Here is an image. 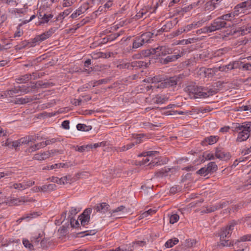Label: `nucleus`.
I'll list each match as a JSON object with an SVG mask.
<instances>
[{"instance_id": "1", "label": "nucleus", "mask_w": 251, "mask_h": 251, "mask_svg": "<svg viewBox=\"0 0 251 251\" xmlns=\"http://www.w3.org/2000/svg\"><path fill=\"white\" fill-rule=\"evenodd\" d=\"M216 89H207L204 87H198L195 83H192L186 87V91L194 95H197L202 98H207L217 93Z\"/></svg>"}, {"instance_id": "2", "label": "nucleus", "mask_w": 251, "mask_h": 251, "mask_svg": "<svg viewBox=\"0 0 251 251\" xmlns=\"http://www.w3.org/2000/svg\"><path fill=\"white\" fill-rule=\"evenodd\" d=\"M184 78V75L183 74L166 77L155 87L157 88H174L176 86L178 83L181 82Z\"/></svg>"}, {"instance_id": "3", "label": "nucleus", "mask_w": 251, "mask_h": 251, "mask_svg": "<svg viewBox=\"0 0 251 251\" xmlns=\"http://www.w3.org/2000/svg\"><path fill=\"white\" fill-rule=\"evenodd\" d=\"M230 26V24L223 21L220 17L215 19L211 24V30L214 31L220 30L223 28H226Z\"/></svg>"}, {"instance_id": "4", "label": "nucleus", "mask_w": 251, "mask_h": 251, "mask_svg": "<svg viewBox=\"0 0 251 251\" xmlns=\"http://www.w3.org/2000/svg\"><path fill=\"white\" fill-rule=\"evenodd\" d=\"M152 50L153 51L155 56L156 57L165 56L173 53L172 49L165 46H161L156 48H152Z\"/></svg>"}, {"instance_id": "5", "label": "nucleus", "mask_w": 251, "mask_h": 251, "mask_svg": "<svg viewBox=\"0 0 251 251\" xmlns=\"http://www.w3.org/2000/svg\"><path fill=\"white\" fill-rule=\"evenodd\" d=\"M92 208H88L86 209L79 216V220L80 221L81 225L82 226L84 227L88 224L90 221V215L92 212Z\"/></svg>"}, {"instance_id": "6", "label": "nucleus", "mask_w": 251, "mask_h": 251, "mask_svg": "<svg viewBox=\"0 0 251 251\" xmlns=\"http://www.w3.org/2000/svg\"><path fill=\"white\" fill-rule=\"evenodd\" d=\"M234 131L238 132L237 138L236 139V141L237 142H242L245 141H246L250 136V131H247V130H238V129L236 128V126H234Z\"/></svg>"}, {"instance_id": "7", "label": "nucleus", "mask_w": 251, "mask_h": 251, "mask_svg": "<svg viewBox=\"0 0 251 251\" xmlns=\"http://www.w3.org/2000/svg\"><path fill=\"white\" fill-rule=\"evenodd\" d=\"M215 155L216 158L225 161L229 160L231 157L230 153L229 152H225L224 149L221 147H218L216 148Z\"/></svg>"}, {"instance_id": "8", "label": "nucleus", "mask_w": 251, "mask_h": 251, "mask_svg": "<svg viewBox=\"0 0 251 251\" xmlns=\"http://www.w3.org/2000/svg\"><path fill=\"white\" fill-rule=\"evenodd\" d=\"M56 28H51L48 31L36 36L34 39V43L43 41L49 38L56 30Z\"/></svg>"}, {"instance_id": "9", "label": "nucleus", "mask_w": 251, "mask_h": 251, "mask_svg": "<svg viewBox=\"0 0 251 251\" xmlns=\"http://www.w3.org/2000/svg\"><path fill=\"white\" fill-rule=\"evenodd\" d=\"M237 64L238 63H236V62H233L230 63L229 64L226 65L214 67L212 69L213 72H217L218 71L221 72H227L229 70H233L236 68L237 66H235V65Z\"/></svg>"}, {"instance_id": "10", "label": "nucleus", "mask_w": 251, "mask_h": 251, "mask_svg": "<svg viewBox=\"0 0 251 251\" xmlns=\"http://www.w3.org/2000/svg\"><path fill=\"white\" fill-rule=\"evenodd\" d=\"M109 205L106 202H102L95 205L93 208L97 211L101 213H105L109 211Z\"/></svg>"}, {"instance_id": "11", "label": "nucleus", "mask_w": 251, "mask_h": 251, "mask_svg": "<svg viewBox=\"0 0 251 251\" xmlns=\"http://www.w3.org/2000/svg\"><path fill=\"white\" fill-rule=\"evenodd\" d=\"M176 171V169L175 167L172 168H167L165 169H162L155 173V176L157 177H162L163 176H167L168 173L171 172V173H174Z\"/></svg>"}, {"instance_id": "12", "label": "nucleus", "mask_w": 251, "mask_h": 251, "mask_svg": "<svg viewBox=\"0 0 251 251\" xmlns=\"http://www.w3.org/2000/svg\"><path fill=\"white\" fill-rule=\"evenodd\" d=\"M79 211V209L76 207H72L69 212L68 219H70L71 225L73 227H75V225L73 224V222L75 220V219L73 216L76 215Z\"/></svg>"}, {"instance_id": "13", "label": "nucleus", "mask_w": 251, "mask_h": 251, "mask_svg": "<svg viewBox=\"0 0 251 251\" xmlns=\"http://www.w3.org/2000/svg\"><path fill=\"white\" fill-rule=\"evenodd\" d=\"M181 57L180 54H176V55H173L170 56H168L164 59H162L161 63L163 64H167L169 62H174L177 59Z\"/></svg>"}, {"instance_id": "14", "label": "nucleus", "mask_w": 251, "mask_h": 251, "mask_svg": "<svg viewBox=\"0 0 251 251\" xmlns=\"http://www.w3.org/2000/svg\"><path fill=\"white\" fill-rule=\"evenodd\" d=\"M35 100H37L36 98H30L27 97H26L25 98H18L15 99V103L16 104H25L28 102L32 101Z\"/></svg>"}, {"instance_id": "15", "label": "nucleus", "mask_w": 251, "mask_h": 251, "mask_svg": "<svg viewBox=\"0 0 251 251\" xmlns=\"http://www.w3.org/2000/svg\"><path fill=\"white\" fill-rule=\"evenodd\" d=\"M234 126H236V128L238 129V130H247V131H251V123L250 122H246L244 123L241 125L239 123H235L234 124Z\"/></svg>"}, {"instance_id": "16", "label": "nucleus", "mask_w": 251, "mask_h": 251, "mask_svg": "<svg viewBox=\"0 0 251 251\" xmlns=\"http://www.w3.org/2000/svg\"><path fill=\"white\" fill-rule=\"evenodd\" d=\"M219 139V137L217 136H210L205 138L203 141H202L201 144L204 145L205 143H208L209 145L213 144L216 143Z\"/></svg>"}, {"instance_id": "17", "label": "nucleus", "mask_w": 251, "mask_h": 251, "mask_svg": "<svg viewBox=\"0 0 251 251\" xmlns=\"http://www.w3.org/2000/svg\"><path fill=\"white\" fill-rule=\"evenodd\" d=\"M50 157V153L48 151H45L41 153L36 154L33 159L37 160H43Z\"/></svg>"}, {"instance_id": "18", "label": "nucleus", "mask_w": 251, "mask_h": 251, "mask_svg": "<svg viewBox=\"0 0 251 251\" xmlns=\"http://www.w3.org/2000/svg\"><path fill=\"white\" fill-rule=\"evenodd\" d=\"M155 31L153 32H147L143 34H142L141 36V38L143 40V41L145 43H149L150 41L151 38L152 36L154 34Z\"/></svg>"}, {"instance_id": "19", "label": "nucleus", "mask_w": 251, "mask_h": 251, "mask_svg": "<svg viewBox=\"0 0 251 251\" xmlns=\"http://www.w3.org/2000/svg\"><path fill=\"white\" fill-rule=\"evenodd\" d=\"M18 81L19 83H25L27 81L31 80V74H25V75H21L16 79Z\"/></svg>"}, {"instance_id": "20", "label": "nucleus", "mask_w": 251, "mask_h": 251, "mask_svg": "<svg viewBox=\"0 0 251 251\" xmlns=\"http://www.w3.org/2000/svg\"><path fill=\"white\" fill-rule=\"evenodd\" d=\"M150 63V60H149L148 62H146L143 61H136L133 62V67L134 68H141L143 67H147L149 64Z\"/></svg>"}, {"instance_id": "21", "label": "nucleus", "mask_w": 251, "mask_h": 251, "mask_svg": "<svg viewBox=\"0 0 251 251\" xmlns=\"http://www.w3.org/2000/svg\"><path fill=\"white\" fill-rule=\"evenodd\" d=\"M234 32H236V31ZM237 32H241L242 35L251 33V26H244L240 27L239 29L237 30Z\"/></svg>"}, {"instance_id": "22", "label": "nucleus", "mask_w": 251, "mask_h": 251, "mask_svg": "<svg viewBox=\"0 0 251 251\" xmlns=\"http://www.w3.org/2000/svg\"><path fill=\"white\" fill-rule=\"evenodd\" d=\"M205 166L207 168V170L208 171L209 174H212L214 172H215L218 169L217 165L214 162H209L207 165Z\"/></svg>"}, {"instance_id": "23", "label": "nucleus", "mask_w": 251, "mask_h": 251, "mask_svg": "<svg viewBox=\"0 0 251 251\" xmlns=\"http://www.w3.org/2000/svg\"><path fill=\"white\" fill-rule=\"evenodd\" d=\"M145 43L143 41L140 36H138L135 38L132 44V48L134 49H137L142 46Z\"/></svg>"}, {"instance_id": "24", "label": "nucleus", "mask_w": 251, "mask_h": 251, "mask_svg": "<svg viewBox=\"0 0 251 251\" xmlns=\"http://www.w3.org/2000/svg\"><path fill=\"white\" fill-rule=\"evenodd\" d=\"M135 146L134 143H131L126 145H124L121 147H118L115 149V151H117L123 152L126 151H127L132 148H133Z\"/></svg>"}, {"instance_id": "25", "label": "nucleus", "mask_w": 251, "mask_h": 251, "mask_svg": "<svg viewBox=\"0 0 251 251\" xmlns=\"http://www.w3.org/2000/svg\"><path fill=\"white\" fill-rule=\"evenodd\" d=\"M235 15L233 14L232 12L231 13L224 14L221 16H220V18L224 21H226V22L228 21H231L232 19H234L235 17Z\"/></svg>"}, {"instance_id": "26", "label": "nucleus", "mask_w": 251, "mask_h": 251, "mask_svg": "<svg viewBox=\"0 0 251 251\" xmlns=\"http://www.w3.org/2000/svg\"><path fill=\"white\" fill-rule=\"evenodd\" d=\"M238 7H241L244 11L249 8L251 7V0H247L238 4Z\"/></svg>"}, {"instance_id": "27", "label": "nucleus", "mask_w": 251, "mask_h": 251, "mask_svg": "<svg viewBox=\"0 0 251 251\" xmlns=\"http://www.w3.org/2000/svg\"><path fill=\"white\" fill-rule=\"evenodd\" d=\"M178 239L176 238H174L168 240L165 244V246L166 248H172L174 245H176L178 243Z\"/></svg>"}, {"instance_id": "28", "label": "nucleus", "mask_w": 251, "mask_h": 251, "mask_svg": "<svg viewBox=\"0 0 251 251\" xmlns=\"http://www.w3.org/2000/svg\"><path fill=\"white\" fill-rule=\"evenodd\" d=\"M77 130L83 131H88L92 129L91 126H86L85 124H78L76 126Z\"/></svg>"}, {"instance_id": "29", "label": "nucleus", "mask_w": 251, "mask_h": 251, "mask_svg": "<svg viewBox=\"0 0 251 251\" xmlns=\"http://www.w3.org/2000/svg\"><path fill=\"white\" fill-rule=\"evenodd\" d=\"M50 245V241L49 239L44 238L42 239L40 243V245L38 246V248H42L43 249H46L48 248Z\"/></svg>"}, {"instance_id": "30", "label": "nucleus", "mask_w": 251, "mask_h": 251, "mask_svg": "<svg viewBox=\"0 0 251 251\" xmlns=\"http://www.w3.org/2000/svg\"><path fill=\"white\" fill-rule=\"evenodd\" d=\"M217 4V2H214L213 0H210L206 2L205 8L207 10H213L216 8Z\"/></svg>"}, {"instance_id": "31", "label": "nucleus", "mask_w": 251, "mask_h": 251, "mask_svg": "<svg viewBox=\"0 0 251 251\" xmlns=\"http://www.w3.org/2000/svg\"><path fill=\"white\" fill-rule=\"evenodd\" d=\"M251 234L249 235H245L243 236L240 238L239 240H237L235 242V245H237L239 247V244L241 242H245L247 241H251Z\"/></svg>"}, {"instance_id": "32", "label": "nucleus", "mask_w": 251, "mask_h": 251, "mask_svg": "<svg viewBox=\"0 0 251 251\" xmlns=\"http://www.w3.org/2000/svg\"><path fill=\"white\" fill-rule=\"evenodd\" d=\"M76 148H77V149L75 150L76 151H77L79 152H83L86 150H89L90 149H92V144L84 145V146H81L80 147H78L77 146L76 147Z\"/></svg>"}, {"instance_id": "33", "label": "nucleus", "mask_w": 251, "mask_h": 251, "mask_svg": "<svg viewBox=\"0 0 251 251\" xmlns=\"http://www.w3.org/2000/svg\"><path fill=\"white\" fill-rule=\"evenodd\" d=\"M123 32V31H121L119 33L112 34L108 36L106 40L105 38H104L103 40L104 42H107L108 41H113V40H115V39H116L117 37H118Z\"/></svg>"}, {"instance_id": "34", "label": "nucleus", "mask_w": 251, "mask_h": 251, "mask_svg": "<svg viewBox=\"0 0 251 251\" xmlns=\"http://www.w3.org/2000/svg\"><path fill=\"white\" fill-rule=\"evenodd\" d=\"M196 173L203 176H205L206 175L209 174L206 166H204V167H202L198 171H197Z\"/></svg>"}, {"instance_id": "35", "label": "nucleus", "mask_w": 251, "mask_h": 251, "mask_svg": "<svg viewBox=\"0 0 251 251\" xmlns=\"http://www.w3.org/2000/svg\"><path fill=\"white\" fill-rule=\"evenodd\" d=\"M228 232L227 229L226 227H223L221 229V232L220 233V238L224 239L226 237H228L230 236V234H227Z\"/></svg>"}, {"instance_id": "36", "label": "nucleus", "mask_w": 251, "mask_h": 251, "mask_svg": "<svg viewBox=\"0 0 251 251\" xmlns=\"http://www.w3.org/2000/svg\"><path fill=\"white\" fill-rule=\"evenodd\" d=\"M152 48L149 50H143L141 52V56L143 57H148L151 55H154L152 50Z\"/></svg>"}, {"instance_id": "37", "label": "nucleus", "mask_w": 251, "mask_h": 251, "mask_svg": "<svg viewBox=\"0 0 251 251\" xmlns=\"http://www.w3.org/2000/svg\"><path fill=\"white\" fill-rule=\"evenodd\" d=\"M221 242V245L223 246H226V247H231L233 246L234 245H235V243H234L233 241H229V240H226L224 239H221L220 238Z\"/></svg>"}, {"instance_id": "38", "label": "nucleus", "mask_w": 251, "mask_h": 251, "mask_svg": "<svg viewBox=\"0 0 251 251\" xmlns=\"http://www.w3.org/2000/svg\"><path fill=\"white\" fill-rule=\"evenodd\" d=\"M191 112V111H187L186 112H183L182 111H170L167 112V115H176V114H181V115H184V114H187Z\"/></svg>"}, {"instance_id": "39", "label": "nucleus", "mask_w": 251, "mask_h": 251, "mask_svg": "<svg viewBox=\"0 0 251 251\" xmlns=\"http://www.w3.org/2000/svg\"><path fill=\"white\" fill-rule=\"evenodd\" d=\"M145 134H139L137 135H133V137L134 139H136V141H135V145H137L138 144L141 143L142 142V138L145 137Z\"/></svg>"}, {"instance_id": "40", "label": "nucleus", "mask_w": 251, "mask_h": 251, "mask_svg": "<svg viewBox=\"0 0 251 251\" xmlns=\"http://www.w3.org/2000/svg\"><path fill=\"white\" fill-rule=\"evenodd\" d=\"M168 98L164 96H157L156 97V102L157 103H163L168 100Z\"/></svg>"}, {"instance_id": "41", "label": "nucleus", "mask_w": 251, "mask_h": 251, "mask_svg": "<svg viewBox=\"0 0 251 251\" xmlns=\"http://www.w3.org/2000/svg\"><path fill=\"white\" fill-rule=\"evenodd\" d=\"M66 166H68V165L66 164L65 163H58V164H55L54 165H52L50 166L49 167L47 166V168H46V169L48 170H52L55 168H64Z\"/></svg>"}, {"instance_id": "42", "label": "nucleus", "mask_w": 251, "mask_h": 251, "mask_svg": "<svg viewBox=\"0 0 251 251\" xmlns=\"http://www.w3.org/2000/svg\"><path fill=\"white\" fill-rule=\"evenodd\" d=\"M88 9V4L84 3L80 7H79L76 10V11H77V13L80 15L81 14H82V13H84L85 11H86Z\"/></svg>"}, {"instance_id": "43", "label": "nucleus", "mask_w": 251, "mask_h": 251, "mask_svg": "<svg viewBox=\"0 0 251 251\" xmlns=\"http://www.w3.org/2000/svg\"><path fill=\"white\" fill-rule=\"evenodd\" d=\"M60 140L58 138H51L50 139H47L45 141V144H43V146H46L55 143L56 142H59Z\"/></svg>"}, {"instance_id": "44", "label": "nucleus", "mask_w": 251, "mask_h": 251, "mask_svg": "<svg viewBox=\"0 0 251 251\" xmlns=\"http://www.w3.org/2000/svg\"><path fill=\"white\" fill-rule=\"evenodd\" d=\"M179 219V216L177 214H174L171 215L170 217V223L171 224H174L177 222Z\"/></svg>"}, {"instance_id": "45", "label": "nucleus", "mask_w": 251, "mask_h": 251, "mask_svg": "<svg viewBox=\"0 0 251 251\" xmlns=\"http://www.w3.org/2000/svg\"><path fill=\"white\" fill-rule=\"evenodd\" d=\"M200 2V1L199 0L197 3H194L193 4H191L188 6H185L182 8V11L185 12H186L189 11L190 10L192 9L194 7L198 5Z\"/></svg>"}, {"instance_id": "46", "label": "nucleus", "mask_w": 251, "mask_h": 251, "mask_svg": "<svg viewBox=\"0 0 251 251\" xmlns=\"http://www.w3.org/2000/svg\"><path fill=\"white\" fill-rule=\"evenodd\" d=\"M39 212H31L29 214H27L26 217H28L27 219H31L38 217L41 215Z\"/></svg>"}, {"instance_id": "47", "label": "nucleus", "mask_w": 251, "mask_h": 251, "mask_svg": "<svg viewBox=\"0 0 251 251\" xmlns=\"http://www.w3.org/2000/svg\"><path fill=\"white\" fill-rule=\"evenodd\" d=\"M19 90L18 87H15L7 91V95L10 97H13L14 94H18L19 92Z\"/></svg>"}, {"instance_id": "48", "label": "nucleus", "mask_w": 251, "mask_h": 251, "mask_svg": "<svg viewBox=\"0 0 251 251\" xmlns=\"http://www.w3.org/2000/svg\"><path fill=\"white\" fill-rule=\"evenodd\" d=\"M196 241L194 240H192L190 239H186L185 241L184 247L186 248L192 247L194 244H196Z\"/></svg>"}, {"instance_id": "49", "label": "nucleus", "mask_w": 251, "mask_h": 251, "mask_svg": "<svg viewBox=\"0 0 251 251\" xmlns=\"http://www.w3.org/2000/svg\"><path fill=\"white\" fill-rule=\"evenodd\" d=\"M238 4L235 6L234 8V11L232 12L233 14L235 15V16H238L241 13H244V11L241 7H238Z\"/></svg>"}, {"instance_id": "50", "label": "nucleus", "mask_w": 251, "mask_h": 251, "mask_svg": "<svg viewBox=\"0 0 251 251\" xmlns=\"http://www.w3.org/2000/svg\"><path fill=\"white\" fill-rule=\"evenodd\" d=\"M53 17V15L52 14L47 15L46 14H44L42 18L43 21L41 22V23H47L49 22L50 19H51Z\"/></svg>"}, {"instance_id": "51", "label": "nucleus", "mask_w": 251, "mask_h": 251, "mask_svg": "<svg viewBox=\"0 0 251 251\" xmlns=\"http://www.w3.org/2000/svg\"><path fill=\"white\" fill-rule=\"evenodd\" d=\"M158 152L156 151H149L143 152L142 153L139 155V156H152L156 153H157Z\"/></svg>"}, {"instance_id": "52", "label": "nucleus", "mask_w": 251, "mask_h": 251, "mask_svg": "<svg viewBox=\"0 0 251 251\" xmlns=\"http://www.w3.org/2000/svg\"><path fill=\"white\" fill-rule=\"evenodd\" d=\"M160 161L159 159L155 158L153 160H151V162L148 164V166H150V168L155 166H158L160 164Z\"/></svg>"}, {"instance_id": "53", "label": "nucleus", "mask_w": 251, "mask_h": 251, "mask_svg": "<svg viewBox=\"0 0 251 251\" xmlns=\"http://www.w3.org/2000/svg\"><path fill=\"white\" fill-rule=\"evenodd\" d=\"M236 222H231L229 225L226 226L228 231V232H227V234H231L232 231L233 230L234 227L236 225Z\"/></svg>"}, {"instance_id": "54", "label": "nucleus", "mask_w": 251, "mask_h": 251, "mask_svg": "<svg viewBox=\"0 0 251 251\" xmlns=\"http://www.w3.org/2000/svg\"><path fill=\"white\" fill-rule=\"evenodd\" d=\"M23 243L25 247L28 248L30 250H32L33 247V245L30 243L29 241L27 239H24Z\"/></svg>"}, {"instance_id": "55", "label": "nucleus", "mask_w": 251, "mask_h": 251, "mask_svg": "<svg viewBox=\"0 0 251 251\" xmlns=\"http://www.w3.org/2000/svg\"><path fill=\"white\" fill-rule=\"evenodd\" d=\"M19 92H22L25 94H27L30 92L29 88L30 87H25V86H18Z\"/></svg>"}, {"instance_id": "56", "label": "nucleus", "mask_w": 251, "mask_h": 251, "mask_svg": "<svg viewBox=\"0 0 251 251\" xmlns=\"http://www.w3.org/2000/svg\"><path fill=\"white\" fill-rule=\"evenodd\" d=\"M150 80L151 81V83H154L156 84V85L161 83L163 81L161 79V78H158L157 76H154L153 77H151V79H150ZM156 85H155V86Z\"/></svg>"}, {"instance_id": "57", "label": "nucleus", "mask_w": 251, "mask_h": 251, "mask_svg": "<svg viewBox=\"0 0 251 251\" xmlns=\"http://www.w3.org/2000/svg\"><path fill=\"white\" fill-rule=\"evenodd\" d=\"M126 209V207L124 205H121L120 206L118 207L117 208H116L114 210H112L110 211V213L111 214H113L116 212H118L120 211H124V210Z\"/></svg>"}, {"instance_id": "58", "label": "nucleus", "mask_w": 251, "mask_h": 251, "mask_svg": "<svg viewBox=\"0 0 251 251\" xmlns=\"http://www.w3.org/2000/svg\"><path fill=\"white\" fill-rule=\"evenodd\" d=\"M147 13L146 11H145L144 9H142L141 11H139L138 13L136 14L134 18L135 20H138L142 18L144 15L146 14Z\"/></svg>"}, {"instance_id": "59", "label": "nucleus", "mask_w": 251, "mask_h": 251, "mask_svg": "<svg viewBox=\"0 0 251 251\" xmlns=\"http://www.w3.org/2000/svg\"><path fill=\"white\" fill-rule=\"evenodd\" d=\"M104 54L101 52H99L97 53H94L92 54V57L93 59H97L98 58H100V57H104Z\"/></svg>"}, {"instance_id": "60", "label": "nucleus", "mask_w": 251, "mask_h": 251, "mask_svg": "<svg viewBox=\"0 0 251 251\" xmlns=\"http://www.w3.org/2000/svg\"><path fill=\"white\" fill-rule=\"evenodd\" d=\"M73 0H64L62 5L63 7H69L71 6L74 3Z\"/></svg>"}, {"instance_id": "61", "label": "nucleus", "mask_w": 251, "mask_h": 251, "mask_svg": "<svg viewBox=\"0 0 251 251\" xmlns=\"http://www.w3.org/2000/svg\"><path fill=\"white\" fill-rule=\"evenodd\" d=\"M197 25L196 24H190L184 27H183V31L184 32H188L189 31L191 30L193 27H195Z\"/></svg>"}, {"instance_id": "62", "label": "nucleus", "mask_w": 251, "mask_h": 251, "mask_svg": "<svg viewBox=\"0 0 251 251\" xmlns=\"http://www.w3.org/2000/svg\"><path fill=\"white\" fill-rule=\"evenodd\" d=\"M43 144H45V142H42L38 144H36L32 146V149L35 151L38 150L39 149L45 147V146H43Z\"/></svg>"}, {"instance_id": "63", "label": "nucleus", "mask_w": 251, "mask_h": 251, "mask_svg": "<svg viewBox=\"0 0 251 251\" xmlns=\"http://www.w3.org/2000/svg\"><path fill=\"white\" fill-rule=\"evenodd\" d=\"M230 203L229 201H221L219 202L220 204V207H221V208H223L226 207L227 206H228Z\"/></svg>"}, {"instance_id": "64", "label": "nucleus", "mask_w": 251, "mask_h": 251, "mask_svg": "<svg viewBox=\"0 0 251 251\" xmlns=\"http://www.w3.org/2000/svg\"><path fill=\"white\" fill-rule=\"evenodd\" d=\"M214 212V209L213 208V207L211 205V206L206 207V209L203 210L202 211H201V212L202 213H211V212Z\"/></svg>"}]
</instances>
